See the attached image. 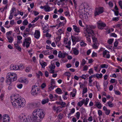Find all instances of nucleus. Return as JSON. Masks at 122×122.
Masks as SVG:
<instances>
[{
    "mask_svg": "<svg viewBox=\"0 0 122 122\" xmlns=\"http://www.w3.org/2000/svg\"><path fill=\"white\" fill-rule=\"evenodd\" d=\"M99 13V7H98V8H96L94 13V16H96L98 15Z\"/></svg>",
    "mask_w": 122,
    "mask_h": 122,
    "instance_id": "obj_16",
    "label": "nucleus"
},
{
    "mask_svg": "<svg viewBox=\"0 0 122 122\" xmlns=\"http://www.w3.org/2000/svg\"><path fill=\"white\" fill-rule=\"evenodd\" d=\"M80 113L79 112H77L76 113V117L77 119H79L80 117Z\"/></svg>",
    "mask_w": 122,
    "mask_h": 122,
    "instance_id": "obj_46",
    "label": "nucleus"
},
{
    "mask_svg": "<svg viewBox=\"0 0 122 122\" xmlns=\"http://www.w3.org/2000/svg\"><path fill=\"white\" fill-rule=\"evenodd\" d=\"M93 28H94L93 27L90 25L86 27V33H85V35L86 37L87 41L90 43L91 42V40L89 37L93 36V34H94V31L92 30Z\"/></svg>",
    "mask_w": 122,
    "mask_h": 122,
    "instance_id": "obj_3",
    "label": "nucleus"
},
{
    "mask_svg": "<svg viewBox=\"0 0 122 122\" xmlns=\"http://www.w3.org/2000/svg\"><path fill=\"white\" fill-rule=\"evenodd\" d=\"M118 3L121 8L122 9V1L121 0L119 1L118 2Z\"/></svg>",
    "mask_w": 122,
    "mask_h": 122,
    "instance_id": "obj_44",
    "label": "nucleus"
},
{
    "mask_svg": "<svg viewBox=\"0 0 122 122\" xmlns=\"http://www.w3.org/2000/svg\"><path fill=\"white\" fill-rule=\"evenodd\" d=\"M60 105L62 106V107H65V106L66 105V103L64 102H61L60 104Z\"/></svg>",
    "mask_w": 122,
    "mask_h": 122,
    "instance_id": "obj_59",
    "label": "nucleus"
},
{
    "mask_svg": "<svg viewBox=\"0 0 122 122\" xmlns=\"http://www.w3.org/2000/svg\"><path fill=\"white\" fill-rule=\"evenodd\" d=\"M108 66V65L106 64H102L100 66V67L102 68H107Z\"/></svg>",
    "mask_w": 122,
    "mask_h": 122,
    "instance_id": "obj_31",
    "label": "nucleus"
},
{
    "mask_svg": "<svg viewBox=\"0 0 122 122\" xmlns=\"http://www.w3.org/2000/svg\"><path fill=\"white\" fill-rule=\"evenodd\" d=\"M15 10V8L14 7H13L11 9V10L10 11V14H12V13L14 12V11Z\"/></svg>",
    "mask_w": 122,
    "mask_h": 122,
    "instance_id": "obj_49",
    "label": "nucleus"
},
{
    "mask_svg": "<svg viewBox=\"0 0 122 122\" xmlns=\"http://www.w3.org/2000/svg\"><path fill=\"white\" fill-rule=\"evenodd\" d=\"M107 103L108 106L110 107H112L114 106L113 104L110 101H109Z\"/></svg>",
    "mask_w": 122,
    "mask_h": 122,
    "instance_id": "obj_30",
    "label": "nucleus"
},
{
    "mask_svg": "<svg viewBox=\"0 0 122 122\" xmlns=\"http://www.w3.org/2000/svg\"><path fill=\"white\" fill-rule=\"evenodd\" d=\"M3 122H9L10 120L9 116L7 114H4L3 116Z\"/></svg>",
    "mask_w": 122,
    "mask_h": 122,
    "instance_id": "obj_8",
    "label": "nucleus"
},
{
    "mask_svg": "<svg viewBox=\"0 0 122 122\" xmlns=\"http://www.w3.org/2000/svg\"><path fill=\"white\" fill-rule=\"evenodd\" d=\"M80 45L81 47H83L86 46V44L83 41H82L80 42Z\"/></svg>",
    "mask_w": 122,
    "mask_h": 122,
    "instance_id": "obj_28",
    "label": "nucleus"
},
{
    "mask_svg": "<svg viewBox=\"0 0 122 122\" xmlns=\"http://www.w3.org/2000/svg\"><path fill=\"white\" fill-rule=\"evenodd\" d=\"M44 10L46 12L49 11L51 10V7L48 5H46V7L45 8Z\"/></svg>",
    "mask_w": 122,
    "mask_h": 122,
    "instance_id": "obj_22",
    "label": "nucleus"
},
{
    "mask_svg": "<svg viewBox=\"0 0 122 122\" xmlns=\"http://www.w3.org/2000/svg\"><path fill=\"white\" fill-rule=\"evenodd\" d=\"M11 102L13 106L15 108L23 107L25 106V101L23 98H21L19 95L16 94L11 96Z\"/></svg>",
    "mask_w": 122,
    "mask_h": 122,
    "instance_id": "obj_1",
    "label": "nucleus"
},
{
    "mask_svg": "<svg viewBox=\"0 0 122 122\" xmlns=\"http://www.w3.org/2000/svg\"><path fill=\"white\" fill-rule=\"evenodd\" d=\"M49 68L50 69H54L55 68V66L54 64H51V65L49 66Z\"/></svg>",
    "mask_w": 122,
    "mask_h": 122,
    "instance_id": "obj_36",
    "label": "nucleus"
},
{
    "mask_svg": "<svg viewBox=\"0 0 122 122\" xmlns=\"http://www.w3.org/2000/svg\"><path fill=\"white\" fill-rule=\"evenodd\" d=\"M87 88H84L83 89V94H84L86 93L87 92Z\"/></svg>",
    "mask_w": 122,
    "mask_h": 122,
    "instance_id": "obj_52",
    "label": "nucleus"
},
{
    "mask_svg": "<svg viewBox=\"0 0 122 122\" xmlns=\"http://www.w3.org/2000/svg\"><path fill=\"white\" fill-rule=\"evenodd\" d=\"M29 30H30L29 28H26L25 29V30L24 31V32H27L28 33V34H30Z\"/></svg>",
    "mask_w": 122,
    "mask_h": 122,
    "instance_id": "obj_57",
    "label": "nucleus"
},
{
    "mask_svg": "<svg viewBox=\"0 0 122 122\" xmlns=\"http://www.w3.org/2000/svg\"><path fill=\"white\" fill-rule=\"evenodd\" d=\"M119 17H113L112 18V20L116 22L117 21L119 20Z\"/></svg>",
    "mask_w": 122,
    "mask_h": 122,
    "instance_id": "obj_37",
    "label": "nucleus"
},
{
    "mask_svg": "<svg viewBox=\"0 0 122 122\" xmlns=\"http://www.w3.org/2000/svg\"><path fill=\"white\" fill-rule=\"evenodd\" d=\"M92 76H89V86H92V85L91 84L92 81Z\"/></svg>",
    "mask_w": 122,
    "mask_h": 122,
    "instance_id": "obj_33",
    "label": "nucleus"
},
{
    "mask_svg": "<svg viewBox=\"0 0 122 122\" xmlns=\"http://www.w3.org/2000/svg\"><path fill=\"white\" fill-rule=\"evenodd\" d=\"M15 32L17 33L19 35L20 34V31L19 30V27H15Z\"/></svg>",
    "mask_w": 122,
    "mask_h": 122,
    "instance_id": "obj_32",
    "label": "nucleus"
},
{
    "mask_svg": "<svg viewBox=\"0 0 122 122\" xmlns=\"http://www.w3.org/2000/svg\"><path fill=\"white\" fill-rule=\"evenodd\" d=\"M25 42H31V39L30 37H29L25 39L23 44V46L24 47H25Z\"/></svg>",
    "mask_w": 122,
    "mask_h": 122,
    "instance_id": "obj_13",
    "label": "nucleus"
},
{
    "mask_svg": "<svg viewBox=\"0 0 122 122\" xmlns=\"http://www.w3.org/2000/svg\"><path fill=\"white\" fill-rule=\"evenodd\" d=\"M110 36H113L114 37H117V35L114 33L111 34H110Z\"/></svg>",
    "mask_w": 122,
    "mask_h": 122,
    "instance_id": "obj_50",
    "label": "nucleus"
},
{
    "mask_svg": "<svg viewBox=\"0 0 122 122\" xmlns=\"http://www.w3.org/2000/svg\"><path fill=\"white\" fill-rule=\"evenodd\" d=\"M39 16H38L37 17L35 18L33 20L31 21V23H33L36 22L39 19Z\"/></svg>",
    "mask_w": 122,
    "mask_h": 122,
    "instance_id": "obj_38",
    "label": "nucleus"
},
{
    "mask_svg": "<svg viewBox=\"0 0 122 122\" xmlns=\"http://www.w3.org/2000/svg\"><path fill=\"white\" fill-rule=\"evenodd\" d=\"M6 82L10 85L11 82L17 80V77L16 74L14 73H9L7 75Z\"/></svg>",
    "mask_w": 122,
    "mask_h": 122,
    "instance_id": "obj_4",
    "label": "nucleus"
},
{
    "mask_svg": "<svg viewBox=\"0 0 122 122\" xmlns=\"http://www.w3.org/2000/svg\"><path fill=\"white\" fill-rule=\"evenodd\" d=\"M39 89L37 86H33L32 87L31 91V93L34 96H36L37 94L39 93Z\"/></svg>",
    "mask_w": 122,
    "mask_h": 122,
    "instance_id": "obj_5",
    "label": "nucleus"
},
{
    "mask_svg": "<svg viewBox=\"0 0 122 122\" xmlns=\"http://www.w3.org/2000/svg\"><path fill=\"white\" fill-rule=\"evenodd\" d=\"M55 85H51V86L49 88V90L50 91H51L54 88V87H55Z\"/></svg>",
    "mask_w": 122,
    "mask_h": 122,
    "instance_id": "obj_35",
    "label": "nucleus"
},
{
    "mask_svg": "<svg viewBox=\"0 0 122 122\" xmlns=\"http://www.w3.org/2000/svg\"><path fill=\"white\" fill-rule=\"evenodd\" d=\"M83 104L81 101L77 103V105L78 106L80 107H81L82 106Z\"/></svg>",
    "mask_w": 122,
    "mask_h": 122,
    "instance_id": "obj_64",
    "label": "nucleus"
},
{
    "mask_svg": "<svg viewBox=\"0 0 122 122\" xmlns=\"http://www.w3.org/2000/svg\"><path fill=\"white\" fill-rule=\"evenodd\" d=\"M92 76V77H95L96 76L97 78L98 79L99 78V74H97L96 76L95 75H92L91 76Z\"/></svg>",
    "mask_w": 122,
    "mask_h": 122,
    "instance_id": "obj_42",
    "label": "nucleus"
},
{
    "mask_svg": "<svg viewBox=\"0 0 122 122\" xmlns=\"http://www.w3.org/2000/svg\"><path fill=\"white\" fill-rule=\"evenodd\" d=\"M40 64L41 65L42 67V68H44L47 65V64L46 62L44 61H42V62H40Z\"/></svg>",
    "mask_w": 122,
    "mask_h": 122,
    "instance_id": "obj_21",
    "label": "nucleus"
},
{
    "mask_svg": "<svg viewBox=\"0 0 122 122\" xmlns=\"http://www.w3.org/2000/svg\"><path fill=\"white\" fill-rule=\"evenodd\" d=\"M45 115V113L42 109H35L30 116V118L34 122H40L44 117Z\"/></svg>",
    "mask_w": 122,
    "mask_h": 122,
    "instance_id": "obj_2",
    "label": "nucleus"
},
{
    "mask_svg": "<svg viewBox=\"0 0 122 122\" xmlns=\"http://www.w3.org/2000/svg\"><path fill=\"white\" fill-rule=\"evenodd\" d=\"M67 54L66 53H62V54L60 56V58H64L65 57V55L66 54Z\"/></svg>",
    "mask_w": 122,
    "mask_h": 122,
    "instance_id": "obj_45",
    "label": "nucleus"
},
{
    "mask_svg": "<svg viewBox=\"0 0 122 122\" xmlns=\"http://www.w3.org/2000/svg\"><path fill=\"white\" fill-rule=\"evenodd\" d=\"M34 37L36 39H38L40 36V32L38 30H36L34 34Z\"/></svg>",
    "mask_w": 122,
    "mask_h": 122,
    "instance_id": "obj_10",
    "label": "nucleus"
},
{
    "mask_svg": "<svg viewBox=\"0 0 122 122\" xmlns=\"http://www.w3.org/2000/svg\"><path fill=\"white\" fill-rule=\"evenodd\" d=\"M50 99L52 101H54V100H53L52 99L54 97L52 94H50L49 96Z\"/></svg>",
    "mask_w": 122,
    "mask_h": 122,
    "instance_id": "obj_51",
    "label": "nucleus"
},
{
    "mask_svg": "<svg viewBox=\"0 0 122 122\" xmlns=\"http://www.w3.org/2000/svg\"><path fill=\"white\" fill-rule=\"evenodd\" d=\"M49 101V99L47 98L46 99H43L42 102V103L43 104H44L46 103H48Z\"/></svg>",
    "mask_w": 122,
    "mask_h": 122,
    "instance_id": "obj_23",
    "label": "nucleus"
},
{
    "mask_svg": "<svg viewBox=\"0 0 122 122\" xmlns=\"http://www.w3.org/2000/svg\"><path fill=\"white\" fill-rule=\"evenodd\" d=\"M113 39H109L107 41V42L109 44H110L112 43L113 41Z\"/></svg>",
    "mask_w": 122,
    "mask_h": 122,
    "instance_id": "obj_34",
    "label": "nucleus"
},
{
    "mask_svg": "<svg viewBox=\"0 0 122 122\" xmlns=\"http://www.w3.org/2000/svg\"><path fill=\"white\" fill-rule=\"evenodd\" d=\"M104 11V8L102 7H100V14L102 13Z\"/></svg>",
    "mask_w": 122,
    "mask_h": 122,
    "instance_id": "obj_41",
    "label": "nucleus"
},
{
    "mask_svg": "<svg viewBox=\"0 0 122 122\" xmlns=\"http://www.w3.org/2000/svg\"><path fill=\"white\" fill-rule=\"evenodd\" d=\"M117 81H116L115 79H111L110 81V82L112 83H113Z\"/></svg>",
    "mask_w": 122,
    "mask_h": 122,
    "instance_id": "obj_54",
    "label": "nucleus"
},
{
    "mask_svg": "<svg viewBox=\"0 0 122 122\" xmlns=\"http://www.w3.org/2000/svg\"><path fill=\"white\" fill-rule=\"evenodd\" d=\"M55 91L56 92L59 94H61L62 93V90L59 88H57L55 90Z\"/></svg>",
    "mask_w": 122,
    "mask_h": 122,
    "instance_id": "obj_19",
    "label": "nucleus"
},
{
    "mask_svg": "<svg viewBox=\"0 0 122 122\" xmlns=\"http://www.w3.org/2000/svg\"><path fill=\"white\" fill-rule=\"evenodd\" d=\"M103 56L105 58H109L110 57V55L109 54V52L107 50H105L103 51Z\"/></svg>",
    "mask_w": 122,
    "mask_h": 122,
    "instance_id": "obj_7",
    "label": "nucleus"
},
{
    "mask_svg": "<svg viewBox=\"0 0 122 122\" xmlns=\"http://www.w3.org/2000/svg\"><path fill=\"white\" fill-rule=\"evenodd\" d=\"M115 93L116 95H120L121 94V92L118 91H115Z\"/></svg>",
    "mask_w": 122,
    "mask_h": 122,
    "instance_id": "obj_58",
    "label": "nucleus"
},
{
    "mask_svg": "<svg viewBox=\"0 0 122 122\" xmlns=\"http://www.w3.org/2000/svg\"><path fill=\"white\" fill-rule=\"evenodd\" d=\"M110 76L111 77L116 78L117 77V76L115 73L111 74Z\"/></svg>",
    "mask_w": 122,
    "mask_h": 122,
    "instance_id": "obj_61",
    "label": "nucleus"
},
{
    "mask_svg": "<svg viewBox=\"0 0 122 122\" xmlns=\"http://www.w3.org/2000/svg\"><path fill=\"white\" fill-rule=\"evenodd\" d=\"M10 68L11 70H17L18 68V65L13 66L11 65L10 66Z\"/></svg>",
    "mask_w": 122,
    "mask_h": 122,
    "instance_id": "obj_15",
    "label": "nucleus"
},
{
    "mask_svg": "<svg viewBox=\"0 0 122 122\" xmlns=\"http://www.w3.org/2000/svg\"><path fill=\"white\" fill-rule=\"evenodd\" d=\"M64 75L65 76H70L71 74L70 73V72H65L64 73Z\"/></svg>",
    "mask_w": 122,
    "mask_h": 122,
    "instance_id": "obj_43",
    "label": "nucleus"
},
{
    "mask_svg": "<svg viewBox=\"0 0 122 122\" xmlns=\"http://www.w3.org/2000/svg\"><path fill=\"white\" fill-rule=\"evenodd\" d=\"M87 77L86 75H82L81 76V78L84 79H85Z\"/></svg>",
    "mask_w": 122,
    "mask_h": 122,
    "instance_id": "obj_60",
    "label": "nucleus"
},
{
    "mask_svg": "<svg viewBox=\"0 0 122 122\" xmlns=\"http://www.w3.org/2000/svg\"><path fill=\"white\" fill-rule=\"evenodd\" d=\"M106 26V25L105 23L100 21V29H103Z\"/></svg>",
    "mask_w": 122,
    "mask_h": 122,
    "instance_id": "obj_14",
    "label": "nucleus"
},
{
    "mask_svg": "<svg viewBox=\"0 0 122 122\" xmlns=\"http://www.w3.org/2000/svg\"><path fill=\"white\" fill-rule=\"evenodd\" d=\"M18 70H21L24 68V66L22 64H20L19 66L18 65Z\"/></svg>",
    "mask_w": 122,
    "mask_h": 122,
    "instance_id": "obj_29",
    "label": "nucleus"
},
{
    "mask_svg": "<svg viewBox=\"0 0 122 122\" xmlns=\"http://www.w3.org/2000/svg\"><path fill=\"white\" fill-rule=\"evenodd\" d=\"M63 116V114L62 113H60L58 116L59 118L60 119H61Z\"/></svg>",
    "mask_w": 122,
    "mask_h": 122,
    "instance_id": "obj_48",
    "label": "nucleus"
},
{
    "mask_svg": "<svg viewBox=\"0 0 122 122\" xmlns=\"http://www.w3.org/2000/svg\"><path fill=\"white\" fill-rule=\"evenodd\" d=\"M19 118L20 122H23L25 119L26 118V117L25 115L21 114L19 116Z\"/></svg>",
    "mask_w": 122,
    "mask_h": 122,
    "instance_id": "obj_12",
    "label": "nucleus"
},
{
    "mask_svg": "<svg viewBox=\"0 0 122 122\" xmlns=\"http://www.w3.org/2000/svg\"><path fill=\"white\" fill-rule=\"evenodd\" d=\"M7 38L8 39V42L11 43L12 42L13 40V38L11 36H7Z\"/></svg>",
    "mask_w": 122,
    "mask_h": 122,
    "instance_id": "obj_20",
    "label": "nucleus"
},
{
    "mask_svg": "<svg viewBox=\"0 0 122 122\" xmlns=\"http://www.w3.org/2000/svg\"><path fill=\"white\" fill-rule=\"evenodd\" d=\"M108 84V82L107 81H104L103 86L104 89H106V88Z\"/></svg>",
    "mask_w": 122,
    "mask_h": 122,
    "instance_id": "obj_27",
    "label": "nucleus"
},
{
    "mask_svg": "<svg viewBox=\"0 0 122 122\" xmlns=\"http://www.w3.org/2000/svg\"><path fill=\"white\" fill-rule=\"evenodd\" d=\"M23 122H30V121L29 118L26 117V118L25 119L24 121Z\"/></svg>",
    "mask_w": 122,
    "mask_h": 122,
    "instance_id": "obj_47",
    "label": "nucleus"
},
{
    "mask_svg": "<svg viewBox=\"0 0 122 122\" xmlns=\"http://www.w3.org/2000/svg\"><path fill=\"white\" fill-rule=\"evenodd\" d=\"M85 7H84V5H81L80 6L79 10H83V9H84Z\"/></svg>",
    "mask_w": 122,
    "mask_h": 122,
    "instance_id": "obj_53",
    "label": "nucleus"
},
{
    "mask_svg": "<svg viewBox=\"0 0 122 122\" xmlns=\"http://www.w3.org/2000/svg\"><path fill=\"white\" fill-rule=\"evenodd\" d=\"M62 108L59 106L56 107L55 106H54L52 107V109L53 110L56 111V113H57L60 112L62 110Z\"/></svg>",
    "mask_w": 122,
    "mask_h": 122,
    "instance_id": "obj_6",
    "label": "nucleus"
},
{
    "mask_svg": "<svg viewBox=\"0 0 122 122\" xmlns=\"http://www.w3.org/2000/svg\"><path fill=\"white\" fill-rule=\"evenodd\" d=\"M71 39L73 43L79 41L80 39L78 36H71Z\"/></svg>",
    "mask_w": 122,
    "mask_h": 122,
    "instance_id": "obj_9",
    "label": "nucleus"
},
{
    "mask_svg": "<svg viewBox=\"0 0 122 122\" xmlns=\"http://www.w3.org/2000/svg\"><path fill=\"white\" fill-rule=\"evenodd\" d=\"M93 34V36H92V38L93 40V42L94 43H97V39L94 36V35Z\"/></svg>",
    "mask_w": 122,
    "mask_h": 122,
    "instance_id": "obj_26",
    "label": "nucleus"
},
{
    "mask_svg": "<svg viewBox=\"0 0 122 122\" xmlns=\"http://www.w3.org/2000/svg\"><path fill=\"white\" fill-rule=\"evenodd\" d=\"M31 43V42H25V46L27 48H28L30 46V45Z\"/></svg>",
    "mask_w": 122,
    "mask_h": 122,
    "instance_id": "obj_40",
    "label": "nucleus"
},
{
    "mask_svg": "<svg viewBox=\"0 0 122 122\" xmlns=\"http://www.w3.org/2000/svg\"><path fill=\"white\" fill-rule=\"evenodd\" d=\"M28 22L27 19H25L23 21V24L24 25H27L28 24Z\"/></svg>",
    "mask_w": 122,
    "mask_h": 122,
    "instance_id": "obj_39",
    "label": "nucleus"
},
{
    "mask_svg": "<svg viewBox=\"0 0 122 122\" xmlns=\"http://www.w3.org/2000/svg\"><path fill=\"white\" fill-rule=\"evenodd\" d=\"M40 103H33L31 105V107L33 108H36L39 106Z\"/></svg>",
    "mask_w": 122,
    "mask_h": 122,
    "instance_id": "obj_17",
    "label": "nucleus"
},
{
    "mask_svg": "<svg viewBox=\"0 0 122 122\" xmlns=\"http://www.w3.org/2000/svg\"><path fill=\"white\" fill-rule=\"evenodd\" d=\"M110 112V110L109 109H107L106 111L105 112V113L107 115H108L109 114Z\"/></svg>",
    "mask_w": 122,
    "mask_h": 122,
    "instance_id": "obj_56",
    "label": "nucleus"
},
{
    "mask_svg": "<svg viewBox=\"0 0 122 122\" xmlns=\"http://www.w3.org/2000/svg\"><path fill=\"white\" fill-rule=\"evenodd\" d=\"M73 27L74 30L75 32L77 33H79L80 32V30L79 27H77L75 25H73Z\"/></svg>",
    "mask_w": 122,
    "mask_h": 122,
    "instance_id": "obj_11",
    "label": "nucleus"
},
{
    "mask_svg": "<svg viewBox=\"0 0 122 122\" xmlns=\"http://www.w3.org/2000/svg\"><path fill=\"white\" fill-rule=\"evenodd\" d=\"M92 46L93 48L95 49H97L98 47V45H97V44L96 43H94L92 45Z\"/></svg>",
    "mask_w": 122,
    "mask_h": 122,
    "instance_id": "obj_25",
    "label": "nucleus"
},
{
    "mask_svg": "<svg viewBox=\"0 0 122 122\" xmlns=\"http://www.w3.org/2000/svg\"><path fill=\"white\" fill-rule=\"evenodd\" d=\"M51 85H53V84H54L55 83V81L54 79H52L51 80Z\"/></svg>",
    "mask_w": 122,
    "mask_h": 122,
    "instance_id": "obj_55",
    "label": "nucleus"
},
{
    "mask_svg": "<svg viewBox=\"0 0 122 122\" xmlns=\"http://www.w3.org/2000/svg\"><path fill=\"white\" fill-rule=\"evenodd\" d=\"M118 44V42L117 41H116L114 43V46L116 47Z\"/></svg>",
    "mask_w": 122,
    "mask_h": 122,
    "instance_id": "obj_62",
    "label": "nucleus"
},
{
    "mask_svg": "<svg viewBox=\"0 0 122 122\" xmlns=\"http://www.w3.org/2000/svg\"><path fill=\"white\" fill-rule=\"evenodd\" d=\"M73 92H74V93H72V92H71L70 93L71 95H72V97H74L76 95V89H74L73 90Z\"/></svg>",
    "mask_w": 122,
    "mask_h": 122,
    "instance_id": "obj_24",
    "label": "nucleus"
},
{
    "mask_svg": "<svg viewBox=\"0 0 122 122\" xmlns=\"http://www.w3.org/2000/svg\"><path fill=\"white\" fill-rule=\"evenodd\" d=\"M73 53L76 55H77L79 53V51L76 48H74L73 49Z\"/></svg>",
    "mask_w": 122,
    "mask_h": 122,
    "instance_id": "obj_18",
    "label": "nucleus"
},
{
    "mask_svg": "<svg viewBox=\"0 0 122 122\" xmlns=\"http://www.w3.org/2000/svg\"><path fill=\"white\" fill-rule=\"evenodd\" d=\"M3 3L4 4L8 5L7 0H3Z\"/></svg>",
    "mask_w": 122,
    "mask_h": 122,
    "instance_id": "obj_63",
    "label": "nucleus"
}]
</instances>
